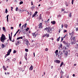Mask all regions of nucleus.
Instances as JSON below:
<instances>
[{
  "instance_id": "f257e3e1",
  "label": "nucleus",
  "mask_w": 78,
  "mask_h": 78,
  "mask_svg": "<svg viewBox=\"0 0 78 78\" xmlns=\"http://www.w3.org/2000/svg\"><path fill=\"white\" fill-rule=\"evenodd\" d=\"M52 28H53L52 27L51 28V27H46L45 28L44 30L47 31V33H52Z\"/></svg>"
},
{
  "instance_id": "f03ea898",
  "label": "nucleus",
  "mask_w": 78,
  "mask_h": 78,
  "mask_svg": "<svg viewBox=\"0 0 78 78\" xmlns=\"http://www.w3.org/2000/svg\"><path fill=\"white\" fill-rule=\"evenodd\" d=\"M5 39H6V37H5V36L3 34H2L1 36V37H0L1 41L2 42H4Z\"/></svg>"
},
{
  "instance_id": "7ed1b4c3",
  "label": "nucleus",
  "mask_w": 78,
  "mask_h": 78,
  "mask_svg": "<svg viewBox=\"0 0 78 78\" xmlns=\"http://www.w3.org/2000/svg\"><path fill=\"white\" fill-rule=\"evenodd\" d=\"M57 55H58V56H59L60 57H61V56H62L63 53H62V51H59V52L58 53Z\"/></svg>"
},
{
  "instance_id": "20e7f679",
  "label": "nucleus",
  "mask_w": 78,
  "mask_h": 78,
  "mask_svg": "<svg viewBox=\"0 0 78 78\" xmlns=\"http://www.w3.org/2000/svg\"><path fill=\"white\" fill-rule=\"evenodd\" d=\"M32 34L33 37H36V36H37L38 34L37 32H35L32 33Z\"/></svg>"
},
{
  "instance_id": "39448f33",
  "label": "nucleus",
  "mask_w": 78,
  "mask_h": 78,
  "mask_svg": "<svg viewBox=\"0 0 78 78\" xmlns=\"http://www.w3.org/2000/svg\"><path fill=\"white\" fill-rule=\"evenodd\" d=\"M24 42L27 45H28V44H29V41L28 40L26 39L24 40Z\"/></svg>"
},
{
  "instance_id": "423d86ee",
  "label": "nucleus",
  "mask_w": 78,
  "mask_h": 78,
  "mask_svg": "<svg viewBox=\"0 0 78 78\" xmlns=\"http://www.w3.org/2000/svg\"><path fill=\"white\" fill-rule=\"evenodd\" d=\"M38 26L39 27V28H40V29L42 28H43V27H42V23H40Z\"/></svg>"
},
{
  "instance_id": "0eeeda50",
  "label": "nucleus",
  "mask_w": 78,
  "mask_h": 78,
  "mask_svg": "<svg viewBox=\"0 0 78 78\" xmlns=\"http://www.w3.org/2000/svg\"><path fill=\"white\" fill-rule=\"evenodd\" d=\"M60 62H61V61H60V60H54V62H56V63L57 64H59Z\"/></svg>"
},
{
  "instance_id": "6e6552de",
  "label": "nucleus",
  "mask_w": 78,
  "mask_h": 78,
  "mask_svg": "<svg viewBox=\"0 0 78 78\" xmlns=\"http://www.w3.org/2000/svg\"><path fill=\"white\" fill-rule=\"evenodd\" d=\"M51 24H52V25H55L56 24V21H51Z\"/></svg>"
},
{
  "instance_id": "1a4fd4ad",
  "label": "nucleus",
  "mask_w": 78,
  "mask_h": 78,
  "mask_svg": "<svg viewBox=\"0 0 78 78\" xmlns=\"http://www.w3.org/2000/svg\"><path fill=\"white\" fill-rule=\"evenodd\" d=\"M24 58L26 60H27V53H26L25 55H24Z\"/></svg>"
},
{
  "instance_id": "9d476101",
  "label": "nucleus",
  "mask_w": 78,
  "mask_h": 78,
  "mask_svg": "<svg viewBox=\"0 0 78 78\" xmlns=\"http://www.w3.org/2000/svg\"><path fill=\"white\" fill-rule=\"evenodd\" d=\"M63 53H65V55H67V54H68V52H67V51L65 52V50H63Z\"/></svg>"
},
{
  "instance_id": "9b49d317",
  "label": "nucleus",
  "mask_w": 78,
  "mask_h": 78,
  "mask_svg": "<svg viewBox=\"0 0 78 78\" xmlns=\"http://www.w3.org/2000/svg\"><path fill=\"white\" fill-rule=\"evenodd\" d=\"M35 6L34 5H33V6L31 7V9L32 10H34V8H35Z\"/></svg>"
},
{
  "instance_id": "f8f14e48",
  "label": "nucleus",
  "mask_w": 78,
  "mask_h": 78,
  "mask_svg": "<svg viewBox=\"0 0 78 78\" xmlns=\"http://www.w3.org/2000/svg\"><path fill=\"white\" fill-rule=\"evenodd\" d=\"M33 69V66L32 65H31L30 67V70H32Z\"/></svg>"
},
{
  "instance_id": "ddd939ff",
  "label": "nucleus",
  "mask_w": 78,
  "mask_h": 78,
  "mask_svg": "<svg viewBox=\"0 0 78 78\" xmlns=\"http://www.w3.org/2000/svg\"><path fill=\"white\" fill-rule=\"evenodd\" d=\"M64 26L66 28H67V27H68V25L66 24H65L64 25Z\"/></svg>"
},
{
  "instance_id": "4468645a",
  "label": "nucleus",
  "mask_w": 78,
  "mask_h": 78,
  "mask_svg": "<svg viewBox=\"0 0 78 78\" xmlns=\"http://www.w3.org/2000/svg\"><path fill=\"white\" fill-rule=\"evenodd\" d=\"M69 3L66 2V6H69Z\"/></svg>"
},
{
  "instance_id": "2eb2a0df",
  "label": "nucleus",
  "mask_w": 78,
  "mask_h": 78,
  "mask_svg": "<svg viewBox=\"0 0 78 78\" xmlns=\"http://www.w3.org/2000/svg\"><path fill=\"white\" fill-rule=\"evenodd\" d=\"M41 16V14H40L39 16V19L41 20L42 19V16Z\"/></svg>"
},
{
  "instance_id": "dca6fc26",
  "label": "nucleus",
  "mask_w": 78,
  "mask_h": 78,
  "mask_svg": "<svg viewBox=\"0 0 78 78\" xmlns=\"http://www.w3.org/2000/svg\"><path fill=\"white\" fill-rule=\"evenodd\" d=\"M63 64H64V63L63 62H62L61 63L60 67H62Z\"/></svg>"
},
{
  "instance_id": "f3484780",
  "label": "nucleus",
  "mask_w": 78,
  "mask_h": 78,
  "mask_svg": "<svg viewBox=\"0 0 78 78\" xmlns=\"http://www.w3.org/2000/svg\"><path fill=\"white\" fill-rule=\"evenodd\" d=\"M62 42L63 44H65L66 45L67 44V42H66V41H62Z\"/></svg>"
},
{
  "instance_id": "a211bd4d",
  "label": "nucleus",
  "mask_w": 78,
  "mask_h": 78,
  "mask_svg": "<svg viewBox=\"0 0 78 78\" xmlns=\"http://www.w3.org/2000/svg\"><path fill=\"white\" fill-rule=\"evenodd\" d=\"M5 47V44H2V48H3Z\"/></svg>"
},
{
  "instance_id": "6ab92c4d",
  "label": "nucleus",
  "mask_w": 78,
  "mask_h": 78,
  "mask_svg": "<svg viewBox=\"0 0 78 78\" xmlns=\"http://www.w3.org/2000/svg\"><path fill=\"white\" fill-rule=\"evenodd\" d=\"M60 37H59L58 39H57V42H59Z\"/></svg>"
},
{
  "instance_id": "aec40b11",
  "label": "nucleus",
  "mask_w": 78,
  "mask_h": 78,
  "mask_svg": "<svg viewBox=\"0 0 78 78\" xmlns=\"http://www.w3.org/2000/svg\"><path fill=\"white\" fill-rule=\"evenodd\" d=\"M3 67L4 69V70H6L7 69L6 68V67H5V66H3Z\"/></svg>"
},
{
  "instance_id": "412c9836",
  "label": "nucleus",
  "mask_w": 78,
  "mask_h": 78,
  "mask_svg": "<svg viewBox=\"0 0 78 78\" xmlns=\"http://www.w3.org/2000/svg\"><path fill=\"white\" fill-rule=\"evenodd\" d=\"M71 16H72V13H70L69 14V17H71Z\"/></svg>"
},
{
  "instance_id": "4be33fe9",
  "label": "nucleus",
  "mask_w": 78,
  "mask_h": 78,
  "mask_svg": "<svg viewBox=\"0 0 78 78\" xmlns=\"http://www.w3.org/2000/svg\"><path fill=\"white\" fill-rule=\"evenodd\" d=\"M11 50H12L11 49H9L8 51V52H9V53H10L11 52Z\"/></svg>"
},
{
  "instance_id": "5701e85b",
  "label": "nucleus",
  "mask_w": 78,
  "mask_h": 78,
  "mask_svg": "<svg viewBox=\"0 0 78 78\" xmlns=\"http://www.w3.org/2000/svg\"><path fill=\"white\" fill-rule=\"evenodd\" d=\"M12 37H10L9 36V39H10V41H11V42H12V40H11V38H12Z\"/></svg>"
},
{
  "instance_id": "b1692460",
  "label": "nucleus",
  "mask_w": 78,
  "mask_h": 78,
  "mask_svg": "<svg viewBox=\"0 0 78 78\" xmlns=\"http://www.w3.org/2000/svg\"><path fill=\"white\" fill-rule=\"evenodd\" d=\"M57 17L58 18H59V17H61V15L59 14L58 16H57Z\"/></svg>"
},
{
  "instance_id": "393cba45",
  "label": "nucleus",
  "mask_w": 78,
  "mask_h": 78,
  "mask_svg": "<svg viewBox=\"0 0 78 78\" xmlns=\"http://www.w3.org/2000/svg\"><path fill=\"white\" fill-rule=\"evenodd\" d=\"M58 50H57L55 51V54H57L58 53Z\"/></svg>"
},
{
  "instance_id": "a878e982",
  "label": "nucleus",
  "mask_w": 78,
  "mask_h": 78,
  "mask_svg": "<svg viewBox=\"0 0 78 78\" xmlns=\"http://www.w3.org/2000/svg\"><path fill=\"white\" fill-rule=\"evenodd\" d=\"M23 1H21L20 2V5H21V4H23Z\"/></svg>"
},
{
  "instance_id": "bb28decb",
  "label": "nucleus",
  "mask_w": 78,
  "mask_h": 78,
  "mask_svg": "<svg viewBox=\"0 0 78 78\" xmlns=\"http://www.w3.org/2000/svg\"><path fill=\"white\" fill-rule=\"evenodd\" d=\"M46 37H49V36H50L49 34H47L46 35Z\"/></svg>"
},
{
  "instance_id": "cd10ccee",
  "label": "nucleus",
  "mask_w": 78,
  "mask_h": 78,
  "mask_svg": "<svg viewBox=\"0 0 78 78\" xmlns=\"http://www.w3.org/2000/svg\"><path fill=\"white\" fill-rule=\"evenodd\" d=\"M47 34H44L43 36V37H45V36H46Z\"/></svg>"
},
{
  "instance_id": "c85d7f7f",
  "label": "nucleus",
  "mask_w": 78,
  "mask_h": 78,
  "mask_svg": "<svg viewBox=\"0 0 78 78\" xmlns=\"http://www.w3.org/2000/svg\"><path fill=\"white\" fill-rule=\"evenodd\" d=\"M71 44H72V45L75 44V42L74 41H71Z\"/></svg>"
},
{
  "instance_id": "c756f323",
  "label": "nucleus",
  "mask_w": 78,
  "mask_h": 78,
  "mask_svg": "<svg viewBox=\"0 0 78 78\" xmlns=\"http://www.w3.org/2000/svg\"><path fill=\"white\" fill-rule=\"evenodd\" d=\"M16 58H14L12 60V61H16Z\"/></svg>"
},
{
  "instance_id": "7c9ffc66",
  "label": "nucleus",
  "mask_w": 78,
  "mask_h": 78,
  "mask_svg": "<svg viewBox=\"0 0 78 78\" xmlns=\"http://www.w3.org/2000/svg\"><path fill=\"white\" fill-rule=\"evenodd\" d=\"M20 11V12H21H21H23V10L22 11V10H20V11Z\"/></svg>"
},
{
  "instance_id": "2f4dec72",
  "label": "nucleus",
  "mask_w": 78,
  "mask_h": 78,
  "mask_svg": "<svg viewBox=\"0 0 78 78\" xmlns=\"http://www.w3.org/2000/svg\"><path fill=\"white\" fill-rule=\"evenodd\" d=\"M29 30V28L27 27V29L26 30V31H28Z\"/></svg>"
},
{
  "instance_id": "473e14b6",
  "label": "nucleus",
  "mask_w": 78,
  "mask_h": 78,
  "mask_svg": "<svg viewBox=\"0 0 78 78\" xmlns=\"http://www.w3.org/2000/svg\"><path fill=\"white\" fill-rule=\"evenodd\" d=\"M18 9H19V8H18V7H16V11H18Z\"/></svg>"
},
{
  "instance_id": "72a5a7b5",
  "label": "nucleus",
  "mask_w": 78,
  "mask_h": 78,
  "mask_svg": "<svg viewBox=\"0 0 78 78\" xmlns=\"http://www.w3.org/2000/svg\"><path fill=\"white\" fill-rule=\"evenodd\" d=\"M24 28H26L27 27V23H25L24 25Z\"/></svg>"
},
{
  "instance_id": "f704fd0d",
  "label": "nucleus",
  "mask_w": 78,
  "mask_h": 78,
  "mask_svg": "<svg viewBox=\"0 0 78 78\" xmlns=\"http://www.w3.org/2000/svg\"><path fill=\"white\" fill-rule=\"evenodd\" d=\"M5 13H8V9H5Z\"/></svg>"
},
{
  "instance_id": "c9c22d12",
  "label": "nucleus",
  "mask_w": 78,
  "mask_h": 78,
  "mask_svg": "<svg viewBox=\"0 0 78 78\" xmlns=\"http://www.w3.org/2000/svg\"><path fill=\"white\" fill-rule=\"evenodd\" d=\"M8 17H9V15H8L6 16V18L7 20H8Z\"/></svg>"
},
{
  "instance_id": "e433bc0d",
  "label": "nucleus",
  "mask_w": 78,
  "mask_h": 78,
  "mask_svg": "<svg viewBox=\"0 0 78 78\" xmlns=\"http://www.w3.org/2000/svg\"><path fill=\"white\" fill-rule=\"evenodd\" d=\"M25 51H26L27 52H28V49H25Z\"/></svg>"
},
{
  "instance_id": "4c0bfd02",
  "label": "nucleus",
  "mask_w": 78,
  "mask_h": 78,
  "mask_svg": "<svg viewBox=\"0 0 78 78\" xmlns=\"http://www.w3.org/2000/svg\"><path fill=\"white\" fill-rule=\"evenodd\" d=\"M74 1V0H72V5H73V2Z\"/></svg>"
},
{
  "instance_id": "58836bf2",
  "label": "nucleus",
  "mask_w": 78,
  "mask_h": 78,
  "mask_svg": "<svg viewBox=\"0 0 78 78\" xmlns=\"http://www.w3.org/2000/svg\"><path fill=\"white\" fill-rule=\"evenodd\" d=\"M60 47L61 48H62V44H61V45H60Z\"/></svg>"
},
{
  "instance_id": "ea45409f",
  "label": "nucleus",
  "mask_w": 78,
  "mask_h": 78,
  "mask_svg": "<svg viewBox=\"0 0 78 78\" xmlns=\"http://www.w3.org/2000/svg\"><path fill=\"white\" fill-rule=\"evenodd\" d=\"M19 30H20L18 29V30L16 31V34H17V33H19Z\"/></svg>"
},
{
  "instance_id": "a19ab883",
  "label": "nucleus",
  "mask_w": 78,
  "mask_h": 78,
  "mask_svg": "<svg viewBox=\"0 0 78 78\" xmlns=\"http://www.w3.org/2000/svg\"><path fill=\"white\" fill-rule=\"evenodd\" d=\"M74 33V32H73V31L71 33V35H73V34Z\"/></svg>"
},
{
  "instance_id": "79ce46f5",
  "label": "nucleus",
  "mask_w": 78,
  "mask_h": 78,
  "mask_svg": "<svg viewBox=\"0 0 78 78\" xmlns=\"http://www.w3.org/2000/svg\"><path fill=\"white\" fill-rule=\"evenodd\" d=\"M66 36H67V34H66L65 36H64V37H63V38L65 39H66Z\"/></svg>"
},
{
  "instance_id": "37998d69",
  "label": "nucleus",
  "mask_w": 78,
  "mask_h": 78,
  "mask_svg": "<svg viewBox=\"0 0 78 78\" xmlns=\"http://www.w3.org/2000/svg\"><path fill=\"white\" fill-rule=\"evenodd\" d=\"M73 41H75V37H74L73 38Z\"/></svg>"
},
{
  "instance_id": "c03bdc74",
  "label": "nucleus",
  "mask_w": 78,
  "mask_h": 78,
  "mask_svg": "<svg viewBox=\"0 0 78 78\" xmlns=\"http://www.w3.org/2000/svg\"><path fill=\"white\" fill-rule=\"evenodd\" d=\"M67 32V30H64V31H63V33H66Z\"/></svg>"
},
{
  "instance_id": "a18cd8bd",
  "label": "nucleus",
  "mask_w": 78,
  "mask_h": 78,
  "mask_svg": "<svg viewBox=\"0 0 78 78\" xmlns=\"http://www.w3.org/2000/svg\"><path fill=\"white\" fill-rule=\"evenodd\" d=\"M16 53V50H14L13 51V53Z\"/></svg>"
},
{
  "instance_id": "49530a36",
  "label": "nucleus",
  "mask_w": 78,
  "mask_h": 78,
  "mask_svg": "<svg viewBox=\"0 0 78 78\" xmlns=\"http://www.w3.org/2000/svg\"><path fill=\"white\" fill-rule=\"evenodd\" d=\"M48 49L47 48H46L45 49V51H48Z\"/></svg>"
},
{
  "instance_id": "de8ad7c7",
  "label": "nucleus",
  "mask_w": 78,
  "mask_h": 78,
  "mask_svg": "<svg viewBox=\"0 0 78 78\" xmlns=\"http://www.w3.org/2000/svg\"><path fill=\"white\" fill-rule=\"evenodd\" d=\"M7 55H10V52H8L7 54Z\"/></svg>"
},
{
  "instance_id": "09e8293b",
  "label": "nucleus",
  "mask_w": 78,
  "mask_h": 78,
  "mask_svg": "<svg viewBox=\"0 0 78 78\" xmlns=\"http://www.w3.org/2000/svg\"><path fill=\"white\" fill-rule=\"evenodd\" d=\"M66 45H67V47H69V44H68V43H67Z\"/></svg>"
},
{
  "instance_id": "8fccbe9b",
  "label": "nucleus",
  "mask_w": 78,
  "mask_h": 78,
  "mask_svg": "<svg viewBox=\"0 0 78 78\" xmlns=\"http://www.w3.org/2000/svg\"><path fill=\"white\" fill-rule=\"evenodd\" d=\"M36 15H35L34 13V14L32 16V18H33L34 17V16H36Z\"/></svg>"
},
{
  "instance_id": "3c124183",
  "label": "nucleus",
  "mask_w": 78,
  "mask_h": 78,
  "mask_svg": "<svg viewBox=\"0 0 78 78\" xmlns=\"http://www.w3.org/2000/svg\"><path fill=\"white\" fill-rule=\"evenodd\" d=\"M63 40H64V38H63L62 37H61V41H62Z\"/></svg>"
},
{
  "instance_id": "603ef678",
  "label": "nucleus",
  "mask_w": 78,
  "mask_h": 78,
  "mask_svg": "<svg viewBox=\"0 0 78 78\" xmlns=\"http://www.w3.org/2000/svg\"><path fill=\"white\" fill-rule=\"evenodd\" d=\"M8 56V55L7 54L6 55H5V58H6V57Z\"/></svg>"
},
{
  "instance_id": "864d4df0",
  "label": "nucleus",
  "mask_w": 78,
  "mask_h": 78,
  "mask_svg": "<svg viewBox=\"0 0 78 78\" xmlns=\"http://www.w3.org/2000/svg\"><path fill=\"white\" fill-rule=\"evenodd\" d=\"M24 26L23 25L22 27H21V29L22 30H23V27H24Z\"/></svg>"
},
{
  "instance_id": "5fc2aeb1",
  "label": "nucleus",
  "mask_w": 78,
  "mask_h": 78,
  "mask_svg": "<svg viewBox=\"0 0 78 78\" xmlns=\"http://www.w3.org/2000/svg\"><path fill=\"white\" fill-rule=\"evenodd\" d=\"M20 42V40H18L17 44H19Z\"/></svg>"
},
{
  "instance_id": "6e6d98bb",
  "label": "nucleus",
  "mask_w": 78,
  "mask_h": 78,
  "mask_svg": "<svg viewBox=\"0 0 78 78\" xmlns=\"http://www.w3.org/2000/svg\"><path fill=\"white\" fill-rule=\"evenodd\" d=\"M78 28H76V31H78Z\"/></svg>"
},
{
  "instance_id": "4d7b16f0",
  "label": "nucleus",
  "mask_w": 78,
  "mask_h": 78,
  "mask_svg": "<svg viewBox=\"0 0 78 78\" xmlns=\"http://www.w3.org/2000/svg\"><path fill=\"white\" fill-rule=\"evenodd\" d=\"M34 14L36 15V14H37V12L36 11L35 13H34Z\"/></svg>"
},
{
  "instance_id": "13d9d810",
  "label": "nucleus",
  "mask_w": 78,
  "mask_h": 78,
  "mask_svg": "<svg viewBox=\"0 0 78 78\" xmlns=\"http://www.w3.org/2000/svg\"><path fill=\"white\" fill-rule=\"evenodd\" d=\"M31 5H33V2H31Z\"/></svg>"
},
{
  "instance_id": "bf43d9fd",
  "label": "nucleus",
  "mask_w": 78,
  "mask_h": 78,
  "mask_svg": "<svg viewBox=\"0 0 78 78\" xmlns=\"http://www.w3.org/2000/svg\"><path fill=\"white\" fill-rule=\"evenodd\" d=\"M20 39H23V37H20Z\"/></svg>"
},
{
  "instance_id": "052dcab7",
  "label": "nucleus",
  "mask_w": 78,
  "mask_h": 78,
  "mask_svg": "<svg viewBox=\"0 0 78 78\" xmlns=\"http://www.w3.org/2000/svg\"><path fill=\"white\" fill-rule=\"evenodd\" d=\"M2 29H3V30H4L5 29V27H3Z\"/></svg>"
},
{
  "instance_id": "680f3d73",
  "label": "nucleus",
  "mask_w": 78,
  "mask_h": 78,
  "mask_svg": "<svg viewBox=\"0 0 78 78\" xmlns=\"http://www.w3.org/2000/svg\"><path fill=\"white\" fill-rule=\"evenodd\" d=\"M13 28H14V27H11V30H12V29H13Z\"/></svg>"
},
{
  "instance_id": "e2e57ef3",
  "label": "nucleus",
  "mask_w": 78,
  "mask_h": 78,
  "mask_svg": "<svg viewBox=\"0 0 78 78\" xmlns=\"http://www.w3.org/2000/svg\"><path fill=\"white\" fill-rule=\"evenodd\" d=\"M3 31L5 32H6V29L3 30Z\"/></svg>"
},
{
  "instance_id": "0e129e2a",
  "label": "nucleus",
  "mask_w": 78,
  "mask_h": 78,
  "mask_svg": "<svg viewBox=\"0 0 78 78\" xmlns=\"http://www.w3.org/2000/svg\"><path fill=\"white\" fill-rule=\"evenodd\" d=\"M16 34H16V33L14 36V37H15V36H16Z\"/></svg>"
},
{
  "instance_id": "69168bd1",
  "label": "nucleus",
  "mask_w": 78,
  "mask_h": 78,
  "mask_svg": "<svg viewBox=\"0 0 78 78\" xmlns=\"http://www.w3.org/2000/svg\"><path fill=\"white\" fill-rule=\"evenodd\" d=\"M61 73H62V74L64 73L63 72V71H62V70L61 71Z\"/></svg>"
},
{
  "instance_id": "338daca9",
  "label": "nucleus",
  "mask_w": 78,
  "mask_h": 78,
  "mask_svg": "<svg viewBox=\"0 0 78 78\" xmlns=\"http://www.w3.org/2000/svg\"><path fill=\"white\" fill-rule=\"evenodd\" d=\"M21 23H20V24L19 25V27H21Z\"/></svg>"
},
{
  "instance_id": "774afa93",
  "label": "nucleus",
  "mask_w": 78,
  "mask_h": 78,
  "mask_svg": "<svg viewBox=\"0 0 78 78\" xmlns=\"http://www.w3.org/2000/svg\"><path fill=\"white\" fill-rule=\"evenodd\" d=\"M65 10L64 9H62V11H64Z\"/></svg>"
}]
</instances>
